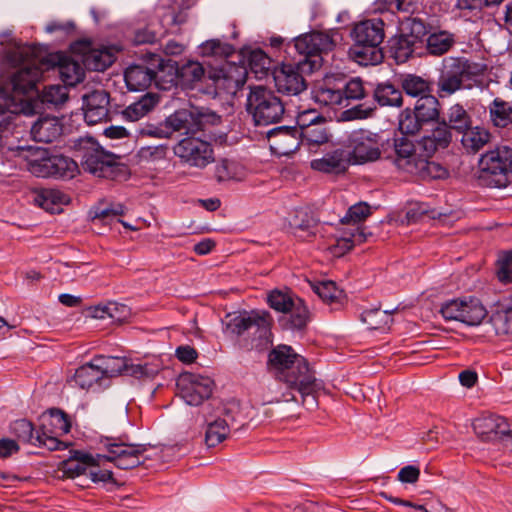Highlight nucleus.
Instances as JSON below:
<instances>
[{"label":"nucleus","instance_id":"nucleus-1","mask_svg":"<svg viewBox=\"0 0 512 512\" xmlns=\"http://www.w3.org/2000/svg\"><path fill=\"white\" fill-rule=\"evenodd\" d=\"M100 444L107 451L106 454H92L74 451L72 455L61 462L60 469L68 478L87 475L90 466H100L106 460L112 462L119 469H132L143 463L141 456L147 451L145 444L128 443L122 437L104 436Z\"/></svg>","mask_w":512,"mask_h":512},{"label":"nucleus","instance_id":"nucleus-2","mask_svg":"<svg viewBox=\"0 0 512 512\" xmlns=\"http://www.w3.org/2000/svg\"><path fill=\"white\" fill-rule=\"evenodd\" d=\"M267 369L288 388L298 391L304 399L316 390L314 372L307 360L291 346L280 344L273 348L268 354Z\"/></svg>","mask_w":512,"mask_h":512},{"label":"nucleus","instance_id":"nucleus-3","mask_svg":"<svg viewBox=\"0 0 512 512\" xmlns=\"http://www.w3.org/2000/svg\"><path fill=\"white\" fill-rule=\"evenodd\" d=\"M392 161L399 171L421 180L437 179L446 175V170L441 165L418 154L413 142L406 137L394 140Z\"/></svg>","mask_w":512,"mask_h":512},{"label":"nucleus","instance_id":"nucleus-4","mask_svg":"<svg viewBox=\"0 0 512 512\" xmlns=\"http://www.w3.org/2000/svg\"><path fill=\"white\" fill-rule=\"evenodd\" d=\"M74 150L82 169L94 176L114 178L121 170L118 157L105 151L93 137L79 138L75 142Z\"/></svg>","mask_w":512,"mask_h":512},{"label":"nucleus","instance_id":"nucleus-5","mask_svg":"<svg viewBox=\"0 0 512 512\" xmlns=\"http://www.w3.org/2000/svg\"><path fill=\"white\" fill-rule=\"evenodd\" d=\"M350 165H363L381 158L383 141L380 134L367 129H356L342 141Z\"/></svg>","mask_w":512,"mask_h":512},{"label":"nucleus","instance_id":"nucleus-6","mask_svg":"<svg viewBox=\"0 0 512 512\" xmlns=\"http://www.w3.org/2000/svg\"><path fill=\"white\" fill-rule=\"evenodd\" d=\"M479 166L480 178L488 185L506 187L512 167V149L508 145H501L488 151L481 156Z\"/></svg>","mask_w":512,"mask_h":512},{"label":"nucleus","instance_id":"nucleus-7","mask_svg":"<svg viewBox=\"0 0 512 512\" xmlns=\"http://www.w3.org/2000/svg\"><path fill=\"white\" fill-rule=\"evenodd\" d=\"M247 111L257 125H269L280 121L285 109L280 98L271 90L257 86L248 95Z\"/></svg>","mask_w":512,"mask_h":512},{"label":"nucleus","instance_id":"nucleus-8","mask_svg":"<svg viewBox=\"0 0 512 512\" xmlns=\"http://www.w3.org/2000/svg\"><path fill=\"white\" fill-rule=\"evenodd\" d=\"M267 301L275 311L290 314L291 328L302 329L309 321V311L304 301L290 291L275 289L268 294Z\"/></svg>","mask_w":512,"mask_h":512},{"label":"nucleus","instance_id":"nucleus-9","mask_svg":"<svg viewBox=\"0 0 512 512\" xmlns=\"http://www.w3.org/2000/svg\"><path fill=\"white\" fill-rule=\"evenodd\" d=\"M174 154L185 164L200 169L214 161L212 145L196 137H187L180 140L174 146Z\"/></svg>","mask_w":512,"mask_h":512},{"label":"nucleus","instance_id":"nucleus-10","mask_svg":"<svg viewBox=\"0 0 512 512\" xmlns=\"http://www.w3.org/2000/svg\"><path fill=\"white\" fill-rule=\"evenodd\" d=\"M156 62L157 70L144 64L131 65L125 70L124 79L130 91L145 90L150 87L152 82L160 89L166 90L169 88L166 82L161 83L160 81L161 74L165 71L163 60L158 58Z\"/></svg>","mask_w":512,"mask_h":512},{"label":"nucleus","instance_id":"nucleus-11","mask_svg":"<svg viewBox=\"0 0 512 512\" xmlns=\"http://www.w3.org/2000/svg\"><path fill=\"white\" fill-rule=\"evenodd\" d=\"M177 387L179 395L188 405L198 406L211 396L214 382L206 376L185 373L179 377Z\"/></svg>","mask_w":512,"mask_h":512},{"label":"nucleus","instance_id":"nucleus-12","mask_svg":"<svg viewBox=\"0 0 512 512\" xmlns=\"http://www.w3.org/2000/svg\"><path fill=\"white\" fill-rule=\"evenodd\" d=\"M43 58L46 73H57L65 85L75 86L83 80L85 74L84 68L78 61L71 57L57 52Z\"/></svg>","mask_w":512,"mask_h":512},{"label":"nucleus","instance_id":"nucleus-13","mask_svg":"<svg viewBox=\"0 0 512 512\" xmlns=\"http://www.w3.org/2000/svg\"><path fill=\"white\" fill-rule=\"evenodd\" d=\"M16 156L26 161V167L30 173L37 177H51L53 157L48 149L33 146H17L11 149Z\"/></svg>","mask_w":512,"mask_h":512},{"label":"nucleus","instance_id":"nucleus-14","mask_svg":"<svg viewBox=\"0 0 512 512\" xmlns=\"http://www.w3.org/2000/svg\"><path fill=\"white\" fill-rule=\"evenodd\" d=\"M337 35V33H335ZM336 46L334 34L323 32H312L301 35L294 39L293 47L308 60L310 57L327 53Z\"/></svg>","mask_w":512,"mask_h":512},{"label":"nucleus","instance_id":"nucleus-15","mask_svg":"<svg viewBox=\"0 0 512 512\" xmlns=\"http://www.w3.org/2000/svg\"><path fill=\"white\" fill-rule=\"evenodd\" d=\"M473 430L482 441H497L510 434V424L502 416L487 414L474 419Z\"/></svg>","mask_w":512,"mask_h":512},{"label":"nucleus","instance_id":"nucleus-16","mask_svg":"<svg viewBox=\"0 0 512 512\" xmlns=\"http://www.w3.org/2000/svg\"><path fill=\"white\" fill-rule=\"evenodd\" d=\"M267 140L273 154L287 156L300 146L299 130L296 127H276L267 132Z\"/></svg>","mask_w":512,"mask_h":512},{"label":"nucleus","instance_id":"nucleus-17","mask_svg":"<svg viewBox=\"0 0 512 512\" xmlns=\"http://www.w3.org/2000/svg\"><path fill=\"white\" fill-rule=\"evenodd\" d=\"M269 326V314L255 310L235 316L228 324L231 332L238 336L254 329L259 334V337H265L269 331Z\"/></svg>","mask_w":512,"mask_h":512},{"label":"nucleus","instance_id":"nucleus-18","mask_svg":"<svg viewBox=\"0 0 512 512\" xmlns=\"http://www.w3.org/2000/svg\"><path fill=\"white\" fill-rule=\"evenodd\" d=\"M275 87L278 92L287 95H299L306 89L304 77L298 67L292 64H283L273 72Z\"/></svg>","mask_w":512,"mask_h":512},{"label":"nucleus","instance_id":"nucleus-19","mask_svg":"<svg viewBox=\"0 0 512 512\" xmlns=\"http://www.w3.org/2000/svg\"><path fill=\"white\" fill-rule=\"evenodd\" d=\"M385 23L381 18H372L357 23L352 30L354 44L380 46L385 38Z\"/></svg>","mask_w":512,"mask_h":512},{"label":"nucleus","instance_id":"nucleus-20","mask_svg":"<svg viewBox=\"0 0 512 512\" xmlns=\"http://www.w3.org/2000/svg\"><path fill=\"white\" fill-rule=\"evenodd\" d=\"M84 118L89 125L97 124L108 117L109 95L104 90H95L83 98Z\"/></svg>","mask_w":512,"mask_h":512},{"label":"nucleus","instance_id":"nucleus-21","mask_svg":"<svg viewBox=\"0 0 512 512\" xmlns=\"http://www.w3.org/2000/svg\"><path fill=\"white\" fill-rule=\"evenodd\" d=\"M347 157L346 150L339 148L330 153H326L322 158L313 159L310 165L315 171L340 174L344 173L350 166Z\"/></svg>","mask_w":512,"mask_h":512},{"label":"nucleus","instance_id":"nucleus-22","mask_svg":"<svg viewBox=\"0 0 512 512\" xmlns=\"http://www.w3.org/2000/svg\"><path fill=\"white\" fill-rule=\"evenodd\" d=\"M62 134V124L55 116L40 117L31 127L32 138L37 142L50 143Z\"/></svg>","mask_w":512,"mask_h":512},{"label":"nucleus","instance_id":"nucleus-23","mask_svg":"<svg viewBox=\"0 0 512 512\" xmlns=\"http://www.w3.org/2000/svg\"><path fill=\"white\" fill-rule=\"evenodd\" d=\"M206 423L205 444L207 447H216L222 443L230 433V423L221 416L214 417L209 413H204Z\"/></svg>","mask_w":512,"mask_h":512},{"label":"nucleus","instance_id":"nucleus-24","mask_svg":"<svg viewBox=\"0 0 512 512\" xmlns=\"http://www.w3.org/2000/svg\"><path fill=\"white\" fill-rule=\"evenodd\" d=\"M72 381L75 385L85 390H99L105 385L101 371H99L94 359L90 363L79 367L75 371Z\"/></svg>","mask_w":512,"mask_h":512},{"label":"nucleus","instance_id":"nucleus-25","mask_svg":"<svg viewBox=\"0 0 512 512\" xmlns=\"http://www.w3.org/2000/svg\"><path fill=\"white\" fill-rule=\"evenodd\" d=\"M464 78L456 69L454 63H450V58L444 60L443 70L438 79V92L440 97L449 96L459 90Z\"/></svg>","mask_w":512,"mask_h":512},{"label":"nucleus","instance_id":"nucleus-26","mask_svg":"<svg viewBox=\"0 0 512 512\" xmlns=\"http://www.w3.org/2000/svg\"><path fill=\"white\" fill-rule=\"evenodd\" d=\"M211 81L210 87H213L215 96H222L223 94H235L244 84L243 79L235 78L230 73L225 72L223 69L215 70L209 75Z\"/></svg>","mask_w":512,"mask_h":512},{"label":"nucleus","instance_id":"nucleus-27","mask_svg":"<svg viewBox=\"0 0 512 512\" xmlns=\"http://www.w3.org/2000/svg\"><path fill=\"white\" fill-rule=\"evenodd\" d=\"M349 56L360 65H377L382 62L384 55L380 46L372 44H353Z\"/></svg>","mask_w":512,"mask_h":512},{"label":"nucleus","instance_id":"nucleus-28","mask_svg":"<svg viewBox=\"0 0 512 512\" xmlns=\"http://www.w3.org/2000/svg\"><path fill=\"white\" fill-rule=\"evenodd\" d=\"M245 176V168L234 160L221 159L214 168V177L218 182L241 181Z\"/></svg>","mask_w":512,"mask_h":512},{"label":"nucleus","instance_id":"nucleus-29","mask_svg":"<svg viewBox=\"0 0 512 512\" xmlns=\"http://www.w3.org/2000/svg\"><path fill=\"white\" fill-rule=\"evenodd\" d=\"M371 233H366L364 228L357 227L347 235L338 238L335 244L329 247L333 256L341 257L349 252L356 244H361L367 240Z\"/></svg>","mask_w":512,"mask_h":512},{"label":"nucleus","instance_id":"nucleus-30","mask_svg":"<svg viewBox=\"0 0 512 512\" xmlns=\"http://www.w3.org/2000/svg\"><path fill=\"white\" fill-rule=\"evenodd\" d=\"M166 124L173 131H184L186 134L201 130V123L196 121L192 112L182 109L166 119Z\"/></svg>","mask_w":512,"mask_h":512},{"label":"nucleus","instance_id":"nucleus-31","mask_svg":"<svg viewBox=\"0 0 512 512\" xmlns=\"http://www.w3.org/2000/svg\"><path fill=\"white\" fill-rule=\"evenodd\" d=\"M463 307L461 308V322L469 325H479L487 315V311L479 299L469 297L462 299Z\"/></svg>","mask_w":512,"mask_h":512},{"label":"nucleus","instance_id":"nucleus-32","mask_svg":"<svg viewBox=\"0 0 512 512\" xmlns=\"http://www.w3.org/2000/svg\"><path fill=\"white\" fill-rule=\"evenodd\" d=\"M205 70L201 63L197 61H188L183 64L176 73H170V79L166 81L167 86H171L175 82L176 74L180 78L181 82L184 85H192L195 82H198L204 76Z\"/></svg>","mask_w":512,"mask_h":512},{"label":"nucleus","instance_id":"nucleus-33","mask_svg":"<svg viewBox=\"0 0 512 512\" xmlns=\"http://www.w3.org/2000/svg\"><path fill=\"white\" fill-rule=\"evenodd\" d=\"M461 143L468 152H477L482 149L489 141L491 134L483 127H468L461 132Z\"/></svg>","mask_w":512,"mask_h":512},{"label":"nucleus","instance_id":"nucleus-34","mask_svg":"<svg viewBox=\"0 0 512 512\" xmlns=\"http://www.w3.org/2000/svg\"><path fill=\"white\" fill-rule=\"evenodd\" d=\"M158 103V97L155 94L147 93L138 101L129 105L122 115L126 120L135 122L147 115Z\"/></svg>","mask_w":512,"mask_h":512},{"label":"nucleus","instance_id":"nucleus-35","mask_svg":"<svg viewBox=\"0 0 512 512\" xmlns=\"http://www.w3.org/2000/svg\"><path fill=\"white\" fill-rule=\"evenodd\" d=\"M418 48V45L402 34L389 40L390 55L397 63H405Z\"/></svg>","mask_w":512,"mask_h":512},{"label":"nucleus","instance_id":"nucleus-36","mask_svg":"<svg viewBox=\"0 0 512 512\" xmlns=\"http://www.w3.org/2000/svg\"><path fill=\"white\" fill-rule=\"evenodd\" d=\"M82 61L89 70L104 71L114 63L115 56L106 48L91 49L84 53Z\"/></svg>","mask_w":512,"mask_h":512},{"label":"nucleus","instance_id":"nucleus-37","mask_svg":"<svg viewBox=\"0 0 512 512\" xmlns=\"http://www.w3.org/2000/svg\"><path fill=\"white\" fill-rule=\"evenodd\" d=\"M489 119L493 126L505 128L512 123V105L501 98H495L488 106Z\"/></svg>","mask_w":512,"mask_h":512},{"label":"nucleus","instance_id":"nucleus-38","mask_svg":"<svg viewBox=\"0 0 512 512\" xmlns=\"http://www.w3.org/2000/svg\"><path fill=\"white\" fill-rule=\"evenodd\" d=\"M35 201L47 212L59 213L61 205L68 203L69 197L57 189H44L37 195Z\"/></svg>","mask_w":512,"mask_h":512},{"label":"nucleus","instance_id":"nucleus-39","mask_svg":"<svg viewBox=\"0 0 512 512\" xmlns=\"http://www.w3.org/2000/svg\"><path fill=\"white\" fill-rule=\"evenodd\" d=\"M103 381L124 374L126 368V358L112 356H97L94 358Z\"/></svg>","mask_w":512,"mask_h":512},{"label":"nucleus","instance_id":"nucleus-40","mask_svg":"<svg viewBox=\"0 0 512 512\" xmlns=\"http://www.w3.org/2000/svg\"><path fill=\"white\" fill-rule=\"evenodd\" d=\"M414 113L417 119L425 123L436 120L439 116L438 99L431 94L420 97L415 103Z\"/></svg>","mask_w":512,"mask_h":512},{"label":"nucleus","instance_id":"nucleus-41","mask_svg":"<svg viewBox=\"0 0 512 512\" xmlns=\"http://www.w3.org/2000/svg\"><path fill=\"white\" fill-rule=\"evenodd\" d=\"M41 428L49 433L63 436L70 432L71 424L63 411L52 409L49 416L44 418Z\"/></svg>","mask_w":512,"mask_h":512},{"label":"nucleus","instance_id":"nucleus-42","mask_svg":"<svg viewBox=\"0 0 512 512\" xmlns=\"http://www.w3.org/2000/svg\"><path fill=\"white\" fill-rule=\"evenodd\" d=\"M454 44V37L447 31L432 33L426 38V48L429 54L441 56L447 53Z\"/></svg>","mask_w":512,"mask_h":512},{"label":"nucleus","instance_id":"nucleus-43","mask_svg":"<svg viewBox=\"0 0 512 512\" xmlns=\"http://www.w3.org/2000/svg\"><path fill=\"white\" fill-rule=\"evenodd\" d=\"M374 98L381 106L400 107L403 103L402 92L389 83L379 84L374 91Z\"/></svg>","mask_w":512,"mask_h":512},{"label":"nucleus","instance_id":"nucleus-44","mask_svg":"<svg viewBox=\"0 0 512 512\" xmlns=\"http://www.w3.org/2000/svg\"><path fill=\"white\" fill-rule=\"evenodd\" d=\"M401 34L404 37L409 38L421 48L426 36L428 35V29L421 19L409 18L403 22Z\"/></svg>","mask_w":512,"mask_h":512},{"label":"nucleus","instance_id":"nucleus-45","mask_svg":"<svg viewBox=\"0 0 512 512\" xmlns=\"http://www.w3.org/2000/svg\"><path fill=\"white\" fill-rule=\"evenodd\" d=\"M401 87L407 95L418 99L431 94L430 83L413 74H408L402 79Z\"/></svg>","mask_w":512,"mask_h":512},{"label":"nucleus","instance_id":"nucleus-46","mask_svg":"<svg viewBox=\"0 0 512 512\" xmlns=\"http://www.w3.org/2000/svg\"><path fill=\"white\" fill-rule=\"evenodd\" d=\"M361 320L371 330L388 328L392 323L391 313L387 310L374 308L366 310L361 315Z\"/></svg>","mask_w":512,"mask_h":512},{"label":"nucleus","instance_id":"nucleus-47","mask_svg":"<svg viewBox=\"0 0 512 512\" xmlns=\"http://www.w3.org/2000/svg\"><path fill=\"white\" fill-rule=\"evenodd\" d=\"M300 140L306 142L308 145H321L329 140V134L326 128V119L321 120L317 124L307 127L302 132H299Z\"/></svg>","mask_w":512,"mask_h":512},{"label":"nucleus","instance_id":"nucleus-48","mask_svg":"<svg viewBox=\"0 0 512 512\" xmlns=\"http://www.w3.org/2000/svg\"><path fill=\"white\" fill-rule=\"evenodd\" d=\"M78 172V164L75 160L63 156L55 155L53 157V168L51 177L72 179Z\"/></svg>","mask_w":512,"mask_h":512},{"label":"nucleus","instance_id":"nucleus-49","mask_svg":"<svg viewBox=\"0 0 512 512\" xmlns=\"http://www.w3.org/2000/svg\"><path fill=\"white\" fill-rule=\"evenodd\" d=\"M314 99L325 106L340 105L343 102V90L324 84L314 91Z\"/></svg>","mask_w":512,"mask_h":512},{"label":"nucleus","instance_id":"nucleus-50","mask_svg":"<svg viewBox=\"0 0 512 512\" xmlns=\"http://www.w3.org/2000/svg\"><path fill=\"white\" fill-rule=\"evenodd\" d=\"M511 313V306L502 307L493 313L491 323L498 336L509 338L511 329Z\"/></svg>","mask_w":512,"mask_h":512},{"label":"nucleus","instance_id":"nucleus-51","mask_svg":"<svg viewBox=\"0 0 512 512\" xmlns=\"http://www.w3.org/2000/svg\"><path fill=\"white\" fill-rule=\"evenodd\" d=\"M447 117L450 129H454L459 133L463 132L471 125L469 114L459 104L450 107Z\"/></svg>","mask_w":512,"mask_h":512},{"label":"nucleus","instance_id":"nucleus-52","mask_svg":"<svg viewBox=\"0 0 512 512\" xmlns=\"http://www.w3.org/2000/svg\"><path fill=\"white\" fill-rule=\"evenodd\" d=\"M495 273L499 282L508 284L512 281V251H503L498 254L495 263Z\"/></svg>","mask_w":512,"mask_h":512},{"label":"nucleus","instance_id":"nucleus-53","mask_svg":"<svg viewBox=\"0 0 512 512\" xmlns=\"http://www.w3.org/2000/svg\"><path fill=\"white\" fill-rule=\"evenodd\" d=\"M450 63L455 64L456 69L461 73L464 80L482 75L486 70L485 64L470 63L467 60H463V58H450Z\"/></svg>","mask_w":512,"mask_h":512},{"label":"nucleus","instance_id":"nucleus-54","mask_svg":"<svg viewBox=\"0 0 512 512\" xmlns=\"http://www.w3.org/2000/svg\"><path fill=\"white\" fill-rule=\"evenodd\" d=\"M11 431L20 441L27 442L32 445L35 444L36 432H34L33 425L30 421L26 419L14 421L11 425Z\"/></svg>","mask_w":512,"mask_h":512},{"label":"nucleus","instance_id":"nucleus-55","mask_svg":"<svg viewBox=\"0 0 512 512\" xmlns=\"http://www.w3.org/2000/svg\"><path fill=\"white\" fill-rule=\"evenodd\" d=\"M370 213V206L367 203L360 202L348 209L341 222L343 224H358L364 221Z\"/></svg>","mask_w":512,"mask_h":512},{"label":"nucleus","instance_id":"nucleus-56","mask_svg":"<svg viewBox=\"0 0 512 512\" xmlns=\"http://www.w3.org/2000/svg\"><path fill=\"white\" fill-rule=\"evenodd\" d=\"M67 99L68 93L66 88L59 85L45 87L42 93V102L55 106L65 103Z\"/></svg>","mask_w":512,"mask_h":512},{"label":"nucleus","instance_id":"nucleus-57","mask_svg":"<svg viewBox=\"0 0 512 512\" xmlns=\"http://www.w3.org/2000/svg\"><path fill=\"white\" fill-rule=\"evenodd\" d=\"M316 225V220L307 212L303 211L298 212L291 222V227L294 229L295 233L302 231L306 232L308 236L315 234L314 228Z\"/></svg>","mask_w":512,"mask_h":512},{"label":"nucleus","instance_id":"nucleus-58","mask_svg":"<svg viewBox=\"0 0 512 512\" xmlns=\"http://www.w3.org/2000/svg\"><path fill=\"white\" fill-rule=\"evenodd\" d=\"M314 292L324 301V302H334L336 301L342 294V291L339 290L336 284L332 281H324L319 282L314 285Z\"/></svg>","mask_w":512,"mask_h":512},{"label":"nucleus","instance_id":"nucleus-59","mask_svg":"<svg viewBox=\"0 0 512 512\" xmlns=\"http://www.w3.org/2000/svg\"><path fill=\"white\" fill-rule=\"evenodd\" d=\"M61 435H56L54 433H49V431L45 429H40L36 431V441L35 446L45 447L50 451L59 450L61 445L63 444L58 438Z\"/></svg>","mask_w":512,"mask_h":512},{"label":"nucleus","instance_id":"nucleus-60","mask_svg":"<svg viewBox=\"0 0 512 512\" xmlns=\"http://www.w3.org/2000/svg\"><path fill=\"white\" fill-rule=\"evenodd\" d=\"M342 90L343 100H360L366 94L363 82L360 78H353L349 80Z\"/></svg>","mask_w":512,"mask_h":512},{"label":"nucleus","instance_id":"nucleus-61","mask_svg":"<svg viewBox=\"0 0 512 512\" xmlns=\"http://www.w3.org/2000/svg\"><path fill=\"white\" fill-rule=\"evenodd\" d=\"M462 299H454L444 303L440 309L443 318L448 321L461 322Z\"/></svg>","mask_w":512,"mask_h":512},{"label":"nucleus","instance_id":"nucleus-62","mask_svg":"<svg viewBox=\"0 0 512 512\" xmlns=\"http://www.w3.org/2000/svg\"><path fill=\"white\" fill-rule=\"evenodd\" d=\"M167 147L164 145L145 146L139 150V157L142 161H159L165 159Z\"/></svg>","mask_w":512,"mask_h":512},{"label":"nucleus","instance_id":"nucleus-63","mask_svg":"<svg viewBox=\"0 0 512 512\" xmlns=\"http://www.w3.org/2000/svg\"><path fill=\"white\" fill-rule=\"evenodd\" d=\"M92 213L93 221L108 222L116 216L123 214V206L118 204L115 207H95Z\"/></svg>","mask_w":512,"mask_h":512},{"label":"nucleus","instance_id":"nucleus-64","mask_svg":"<svg viewBox=\"0 0 512 512\" xmlns=\"http://www.w3.org/2000/svg\"><path fill=\"white\" fill-rule=\"evenodd\" d=\"M422 123L425 122L417 119L415 113L412 115L410 112H406L399 121V128L403 133L415 134L420 130Z\"/></svg>","mask_w":512,"mask_h":512}]
</instances>
